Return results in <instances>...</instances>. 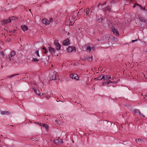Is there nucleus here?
Listing matches in <instances>:
<instances>
[{
	"label": "nucleus",
	"instance_id": "obj_1",
	"mask_svg": "<svg viewBox=\"0 0 147 147\" xmlns=\"http://www.w3.org/2000/svg\"><path fill=\"white\" fill-rule=\"evenodd\" d=\"M57 76V72L55 71L53 72L52 73H51L50 74V79L52 80H55L56 79Z\"/></svg>",
	"mask_w": 147,
	"mask_h": 147
},
{
	"label": "nucleus",
	"instance_id": "obj_2",
	"mask_svg": "<svg viewBox=\"0 0 147 147\" xmlns=\"http://www.w3.org/2000/svg\"><path fill=\"white\" fill-rule=\"evenodd\" d=\"M54 44L56 47L57 50H59L60 49L61 47V45L59 43L58 40H55L54 42Z\"/></svg>",
	"mask_w": 147,
	"mask_h": 147
},
{
	"label": "nucleus",
	"instance_id": "obj_3",
	"mask_svg": "<svg viewBox=\"0 0 147 147\" xmlns=\"http://www.w3.org/2000/svg\"><path fill=\"white\" fill-rule=\"evenodd\" d=\"M106 4L107 2H105L103 4H99L96 5L95 8L98 9H105L104 7H103V6Z\"/></svg>",
	"mask_w": 147,
	"mask_h": 147
},
{
	"label": "nucleus",
	"instance_id": "obj_4",
	"mask_svg": "<svg viewBox=\"0 0 147 147\" xmlns=\"http://www.w3.org/2000/svg\"><path fill=\"white\" fill-rule=\"evenodd\" d=\"M133 8H138L139 7H140V8H141L142 9H147V7H146V6L144 7H143L141 6L139 4L137 3H136L134 4L133 6Z\"/></svg>",
	"mask_w": 147,
	"mask_h": 147
},
{
	"label": "nucleus",
	"instance_id": "obj_5",
	"mask_svg": "<svg viewBox=\"0 0 147 147\" xmlns=\"http://www.w3.org/2000/svg\"><path fill=\"white\" fill-rule=\"evenodd\" d=\"M70 77L76 80H78V77L77 74H72L69 75Z\"/></svg>",
	"mask_w": 147,
	"mask_h": 147
},
{
	"label": "nucleus",
	"instance_id": "obj_6",
	"mask_svg": "<svg viewBox=\"0 0 147 147\" xmlns=\"http://www.w3.org/2000/svg\"><path fill=\"white\" fill-rule=\"evenodd\" d=\"M133 111L135 113L138 114L142 116L143 117H145V116L141 113L139 109H135L133 110Z\"/></svg>",
	"mask_w": 147,
	"mask_h": 147
},
{
	"label": "nucleus",
	"instance_id": "obj_7",
	"mask_svg": "<svg viewBox=\"0 0 147 147\" xmlns=\"http://www.w3.org/2000/svg\"><path fill=\"white\" fill-rule=\"evenodd\" d=\"M67 50L68 52H71L73 51H76V49L75 47H69L67 49Z\"/></svg>",
	"mask_w": 147,
	"mask_h": 147
},
{
	"label": "nucleus",
	"instance_id": "obj_8",
	"mask_svg": "<svg viewBox=\"0 0 147 147\" xmlns=\"http://www.w3.org/2000/svg\"><path fill=\"white\" fill-rule=\"evenodd\" d=\"M111 30L114 33H115L117 36H119V33L117 29H115V28L113 27V26H111Z\"/></svg>",
	"mask_w": 147,
	"mask_h": 147
},
{
	"label": "nucleus",
	"instance_id": "obj_9",
	"mask_svg": "<svg viewBox=\"0 0 147 147\" xmlns=\"http://www.w3.org/2000/svg\"><path fill=\"white\" fill-rule=\"evenodd\" d=\"M42 22L46 25H48L50 24L49 21H48L47 19L45 18L42 19Z\"/></svg>",
	"mask_w": 147,
	"mask_h": 147
},
{
	"label": "nucleus",
	"instance_id": "obj_10",
	"mask_svg": "<svg viewBox=\"0 0 147 147\" xmlns=\"http://www.w3.org/2000/svg\"><path fill=\"white\" fill-rule=\"evenodd\" d=\"M16 54L15 51H11L10 55H9V60H11V58L14 56Z\"/></svg>",
	"mask_w": 147,
	"mask_h": 147
},
{
	"label": "nucleus",
	"instance_id": "obj_11",
	"mask_svg": "<svg viewBox=\"0 0 147 147\" xmlns=\"http://www.w3.org/2000/svg\"><path fill=\"white\" fill-rule=\"evenodd\" d=\"M1 114L2 115H10L11 113L8 111H1Z\"/></svg>",
	"mask_w": 147,
	"mask_h": 147
},
{
	"label": "nucleus",
	"instance_id": "obj_12",
	"mask_svg": "<svg viewBox=\"0 0 147 147\" xmlns=\"http://www.w3.org/2000/svg\"><path fill=\"white\" fill-rule=\"evenodd\" d=\"M138 18L142 22H146V20L145 18L141 16L140 14H139L138 15Z\"/></svg>",
	"mask_w": 147,
	"mask_h": 147
},
{
	"label": "nucleus",
	"instance_id": "obj_13",
	"mask_svg": "<svg viewBox=\"0 0 147 147\" xmlns=\"http://www.w3.org/2000/svg\"><path fill=\"white\" fill-rule=\"evenodd\" d=\"M11 17H10L8 19L3 20V21L2 23L5 24H7L11 22Z\"/></svg>",
	"mask_w": 147,
	"mask_h": 147
},
{
	"label": "nucleus",
	"instance_id": "obj_14",
	"mask_svg": "<svg viewBox=\"0 0 147 147\" xmlns=\"http://www.w3.org/2000/svg\"><path fill=\"white\" fill-rule=\"evenodd\" d=\"M49 51L50 53L51 54H53L55 53V50L53 48L51 47H49Z\"/></svg>",
	"mask_w": 147,
	"mask_h": 147
},
{
	"label": "nucleus",
	"instance_id": "obj_15",
	"mask_svg": "<svg viewBox=\"0 0 147 147\" xmlns=\"http://www.w3.org/2000/svg\"><path fill=\"white\" fill-rule=\"evenodd\" d=\"M63 45H69L70 44L69 42V40L67 39L64 40L63 43Z\"/></svg>",
	"mask_w": 147,
	"mask_h": 147
},
{
	"label": "nucleus",
	"instance_id": "obj_16",
	"mask_svg": "<svg viewBox=\"0 0 147 147\" xmlns=\"http://www.w3.org/2000/svg\"><path fill=\"white\" fill-rule=\"evenodd\" d=\"M21 28L24 31L27 30H28V27L25 25H23L22 26Z\"/></svg>",
	"mask_w": 147,
	"mask_h": 147
},
{
	"label": "nucleus",
	"instance_id": "obj_17",
	"mask_svg": "<svg viewBox=\"0 0 147 147\" xmlns=\"http://www.w3.org/2000/svg\"><path fill=\"white\" fill-rule=\"evenodd\" d=\"M109 79H110L111 80H113V78L112 77L111 78L110 76H105V78H104V80H108Z\"/></svg>",
	"mask_w": 147,
	"mask_h": 147
},
{
	"label": "nucleus",
	"instance_id": "obj_18",
	"mask_svg": "<svg viewBox=\"0 0 147 147\" xmlns=\"http://www.w3.org/2000/svg\"><path fill=\"white\" fill-rule=\"evenodd\" d=\"M91 47L89 45H87V46L86 51L87 52L90 53L91 51Z\"/></svg>",
	"mask_w": 147,
	"mask_h": 147
},
{
	"label": "nucleus",
	"instance_id": "obj_19",
	"mask_svg": "<svg viewBox=\"0 0 147 147\" xmlns=\"http://www.w3.org/2000/svg\"><path fill=\"white\" fill-rule=\"evenodd\" d=\"M104 78H105L104 75L102 74L99 77L97 78V80H102V79H104Z\"/></svg>",
	"mask_w": 147,
	"mask_h": 147
},
{
	"label": "nucleus",
	"instance_id": "obj_20",
	"mask_svg": "<svg viewBox=\"0 0 147 147\" xmlns=\"http://www.w3.org/2000/svg\"><path fill=\"white\" fill-rule=\"evenodd\" d=\"M86 59L88 61H91L92 60V56H91V57L90 56H88L86 57Z\"/></svg>",
	"mask_w": 147,
	"mask_h": 147
},
{
	"label": "nucleus",
	"instance_id": "obj_21",
	"mask_svg": "<svg viewBox=\"0 0 147 147\" xmlns=\"http://www.w3.org/2000/svg\"><path fill=\"white\" fill-rule=\"evenodd\" d=\"M42 126L45 127V129H47V131L49 129V126L45 124H43V125H42Z\"/></svg>",
	"mask_w": 147,
	"mask_h": 147
},
{
	"label": "nucleus",
	"instance_id": "obj_22",
	"mask_svg": "<svg viewBox=\"0 0 147 147\" xmlns=\"http://www.w3.org/2000/svg\"><path fill=\"white\" fill-rule=\"evenodd\" d=\"M142 13L147 16V10H143Z\"/></svg>",
	"mask_w": 147,
	"mask_h": 147
},
{
	"label": "nucleus",
	"instance_id": "obj_23",
	"mask_svg": "<svg viewBox=\"0 0 147 147\" xmlns=\"http://www.w3.org/2000/svg\"><path fill=\"white\" fill-rule=\"evenodd\" d=\"M58 140H59V145H60L63 142V140L62 139L59 138L58 139Z\"/></svg>",
	"mask_w": 147,
	"mask_h": 147
},
{
	"label": "nucleus",
	"instance_id": "obj_24",
	"mask_svg": "<svg viewBox=\"0 0 147 147\" xmlns=\"http://www.w3.org/2000/svg\"><path fill=\"white\" fill-rule=\"evenodd\" d=\"M59 140L58 139H56L54 141V143L56 144H58L59 145Z\"/></svg>",
	"mask_w": 147,
	"mask_h": 147
},
{
	"label": "nucleus",
	"instance_id": "obj_25",
	"mask_svg": "<svg viewBox=\"0 0 147 147\" xmlns=\"http://www.w3.org/2000/svg\"><path fill=\"white\" fill-rule=\"evenodd\" d=\"M34 55H36L37 56H38V57H40V55H39V53H38V51H36L35 52Z\"/></svg>",
	"mask_w": 147,
	"mask_h": 147
},
{
	"label": "nucleus",
	"instance_id": "obj_26",
	"mask_svg": "<svg viewBox=\"0 0 147 147\" xmlns=\"http://www.w3.org/2000/svg\"><path fill=\"white\" fill-rule=\"evenodd\" d=\"M37 94L39 95L40 96H41L42 95H41L40 94V91L38 90H36L35 92Z\"/></svg>",
	"mask_w": 147,
	"mask_h": 147
},
{
	"label": "nucleus",
	"instance_id": "obj_27",
	"mask_svg": "<svg viewBox=\"0 0 147 147\" xmlns=\"http://www.w3.org/2000/svg\"><path fill=\"white\" fill-rule=\"evenodd\" d=\"M19 75L18 74H13V75H11V76H8V77L9 78H11V77H13L16 76H17V75Z\"/></svg>",
	"mask_w": 147,
	"mask_h": 147
},
{
	"label": "nucleus",
	"instance_id": "obj_28",
	"mask_svg": "<svg viewBox=\"0 0 147 147\" xmlns=\"http://www.w3.org/2000/svg\"><path fill=\"white\" fill-rule=\"evenodd\" d=\"M111 9V5H108L106 7L105 9Z\"/></svg>",
	"mask_w": 147,
	"mask_h": 147
},
{
	"label": "nucleus",
	"instance_id": "obj_29",
	"mask_svg": "<svg viewBox=\"0 0 147 147\" xmlns=\"http://www.w3.org/2000/svg\"><path fill=\"white\" fill-rule=\"evenodd\" d=\"M141 141V139L140 138H139L138 139H136V141L137 143H138V142H140Z\"/></svg>",
	"mask_w": 147,
	"mask_h": 147
},
{
	"label": "nucleus",
	"instance_id": "obj_30",
	"mask_svg": "<svg viewBox=\"0 0 147 147\" xmlns=\"http://www.w3.org/2000/svg\"><path fill=\"white\" fill-rule=\"evenodd\" d=\"M39 61V60H38V59H37L36 58H33V61L37 62L38 61Z\"/></svg>",
	"mask_w": 147,
	"mask_h": 147
},
{
	"label": "nucleus",
	"instance_id": "obj_31",
	"mask_svg": "<svg viewBox=\"0 0 147 147\" xmlns=\"http://www.w3.org/2000/svg\"><path fill=\"white\" fill-rule=\"evenodd\" d=\"M113 24L114 23L113 22H109V25L110 26H113Z\"/></svg>",
	"mask_w": 147,
	"mask_h": 147
},
{
	"label": "nucleus",
	"instance_id": "obj_32",
	"mask_svg": "<svg viewBox=\"0 0 147 147\" xmlns=\"http://www.w3.org/2000/svg\"><path fill=\"white\" fill-rule=\"evenodd\" d=\"M102 18H100L98 19V21L99 22H100L102 21Z\"/></svg>",
	"mask_w": 147,
	"mask_h": 147
},
{
	"label": "nucleus",
	"instance_id": "obj_33",
	"mask_svg": "<svg viewBox=\"0 0 147 147\" xmlns=\"http://www.w3.org/2000/svg\"><path fill=\"white\" fill-rule=\"evenodd\" d=\"M86 15L87 16H89V10H86Z\"/></svg>",
	"mask_w": 147,
	"mask_h": 147
},
{
	"label": "nucleus",
	"instance_id": "obj_34",
	"mask_svg": "<svg viewBox=\"0 0 147 147\" xmlns=\"http://www.w3.org/2000/svg\"><path fill=\"white\" fill-rule=\"evenodd\" d=\"M11 17V20H15V18L14 17V16H11V17Z\"/></svg>",
	"mask_w": 147,
	"mask_h": 147
},
{
	"label": "nucleus",
	"instance_id": "obj_35",
	"mask_svg": "<svg viewBox=\"0 0 147 147\" xmlns=\"http://www.w3.org/2000/svg\"><path fill=\"white\" fill-rule=\"evenodd\" d=\"M32 89L34 90V92L37 90V89L34 87H32Z\"/></svg>",
	"mask_w": 147,
	"mask_h": 147
},
{
	"label": "nucleus",
	"instance_id": "obj_36",
	"mask_svg": "<svg viewBox=\"0 0 147 147\" xmlns=\"http://www.w3.org/2000/svg\"><path fill=\"white\" fill-rule=\"evenodd\" d=\"M108 84V82H104L103 83V84L104 85H105L106 84Z\"/></svg>",
	"mask_w": 147,
	"mask_h": 147
},
{
	"label": "nucleus",
	"instance_id": "obj_37",
	"mask_svg": "<svg viewBox=\"0 0 147 147\" xmlns=\"http://www.w3.org/2000/svg\"><path fill=\"white\" fill-rule=\"evenodd\" d=\"M0 53H1V55H3V56L4 55V54L3 51H1Z\"/></svg>",
	"mask_w": 147,
	"mask_h": 147
},
{
	"label": "nucleus",
	"instance_id": "obj_38",
	"mask_svg": "<svg viewBox=\"0 0 147 147\" xmlns=\"http://www.w3.org/2000/svg\"><path fill=\"white\" fill-rule=\"evenodd\" d=\"M138 41V40H137V39H136V40H132L131 42H132L133 43V42H135L136 41Z\"/></svg>",
	"mask_w": 147,
	"mask_h": 147
},
{
	"label": "nucleus",
	"instance_id": "obj_39",
	"mask_svg": "<svg viewBox=\"0 0 147 147\" xmlns=\"http://www.w3.org/2000/svg\"><path fill=\"white\" fill-rule=\"evenodd\" d=\"M11 39L10 38H8L7 40H6V42H9L10 41Z\"/></svg>",
	"mask_w": 147,
	"mask_h": 147
},
{
	"label": "nucleus",
	"instance_id": "obj_40",
	"mask_svg": "<svg viewBox=\"0 0 147 147\" xmlns=\"http://www.w3.org/2000/svg\"><path fill=\"white\" fill-rule=\"evenodd\" d=\"M53 19L51 18H50V20L49 21L50 22V23H51V22H52L53 21Z\"/></svg>",
	"mask_w": 147,
	"mask_h": 147
},
{
	"label": "nucleus",
	"instance_id": "obj_41",
	"mask_svg": "<svg viewBox=\"0 0 147 147\" xmlns=\"http://www.w3.org/2000/svg\"><path fill=\"white\" fill-rule=\"evenodd\" d=\"M16 31V30H13L12 31H11V32L12 33H15Z\"/></svg>",
	"mask_w": 147,
	"mask_h": 147
},
{
	"label": "nucleus",
	"instance_id": "obj_42",
	"mask_svg": "<svg viewBox=\"0 0 147 147\" xmlns=\"http://www.w3.org/2000/svg\"><path fill=\"white\" fill-rule=\"evenodd\" d=\"M108 82V84H110V83H113V82L109 80Z\"/></svg>",
	"mask_w": 147,
	"mask_h": 147
},
{
	"label": "nucleus",
	"instance_id": "obj_43",
	"mask_svg": "<svg viewBox=\"0 0 147 147\" xmlns=\"http://www.w3.org/2000/svg\"><path fill=\"white\" fill-rule=\"evenodd\" d=\"M94 47H91V50L93 51V50H94Z\"/></svg>",
	"mask_w": 147,
	"mask_h": 147
},
{
	"label": "nucleus",
	"instance_id": "obj_44",
	"mask_svg": "<svg viewBox=\"0 0 147 147\" xmlns=\"http://www.w3.org/2000/svg\"><path fill=\"white\" fill-rule=\"evenodd\" d=\"M33 84H34V85H35L36 86H37V84L36 82H33Z\"/></svg>",
	"mask_w": 147,
	"mask_h": 147
},
{
	"label": "nucleus",
	"instance_id": "obj_45",
	"mask_svg": "<svg viewBox=\"0 0 147 147\" xmlns=\"http://www.w3.org/2000/svg\"><path fill=\"white\" fill-rule=\"evenodd\" d=\"M47 52L48 51L46 49V50L44 52V53H45V54H46Z\"/></svg>",
	"mask_w": 147,
	"mask_h": 147
},
{
	"label": "nucleus",
	"instance_id": "obj_46",
	"mask_svg": "<svg viewBox=\"0 0 147 147\" xmlns=\"http://www.w3.org/2000/svg\"><path fill=\"white\" fill-rule=\"evenodd\" d=\"M38 124L39 125H40V126H41L42 125V124L41 123H38Z\"/></svg>",
	"mask_w": 147,
	"mask_h": 147
},
{
	"label": "nucleus",
	"instance_id": "obj_47",
	"mask_svg": "<svg viewBox=\"0 0 147 147\" xmlns=\"http://www.w3.org/2000/svg\"><path fill=\"white\" fill-rule=\"evenodd\" d=\"M42 49L43 50H44L45 51L46 50V49L45 48V47H42Z\"/></svg>",
	"mask_w": 147,
	"mask_h": 147
},
{
	"label": "nucleus",
	"instance_id": "obj_48",
	"mask_svg": "<svg viewBox=\"0 0 147 147\" xmlns=\"http://www.w3.org/2000/svg\"><path fill=\"white\" fill-rule=\"evenodd\" d=\"M89 12H90V13H92V11H90V10H89Z\"/></svg>",
	"mask_w": 147,
	"mask_h": 147
},
{
	"label": "nucleus",
	"instance_id": "obj_49",
	"mask_svg": "<svg viewBox=\"0 0 147 147\" xmlns=\"http://www.w3.org/2000/svg\"><path fill=\"white\" fill-rule=\"evenodd\" d=\"M31 139L33 141V140H36V139H34V138H31Z\"/></svg>",
	"mask_w": 147,
	"mask_h": 147
},
{
	"label": "nucleus",
	"instance_id": "obj_50",
	"mask_svg": "<svg viewBox=\"0 0 147 147\" xmlns=\"http://www.w3.org/2000/svg\"><path fill=\"white\" fill-rule=\"evenodd\" d=\"M144 96L145 97H146V96H147V93H146V94L144 95Z\"/></svg>",
	"mask_w": 147,
	"mask_h": 147
},
{
	"label": "nucleus",
	"instance_id": "obj_51",
	"mask_svg": "<svg viewBox=\"0 0 147 147\" xmlns=\"http://www.w3.org/2000/svg\"><path fill=\"white\" fill-rule=\"evenodd\" d=\"M50 141L51 142H53L52 139H50Z\"/></svg>",
	"mask_w": 147,
	"mask_h": 147
},
{
	"label": "nucleus",
	"instance_id": "obj_52",
	"mask_svg": "<svg viewBox=\"0 0 147 147\" xmlns=\"http://www.w3.org/2000/svg\"><path fill=\"white\" fill-rule=\"evenodd\" d=\"M57 120H56L55 121V123H57Z\"/></svg>",
	"mask_w": 147,
	"mask_h": 147
},
{
	"label": "nucleus",
	"instance_id": "obj_53",
	"mask_svg": "<svg viewBox=\"0 0 147 147\" xmlns=\"http://www.w3.org/2000/svg\"><path fill=\"white\" fill-rule=\"evenodd\" d=\"M78 3H81V1H79Z\"/></svg>",
	"mask_w": 147,
	"mask_h": 147
},
{
	"label": "nucleus",
	"instance_id": "obj_54",
	"mask_svg": "<svg viewBox=\"0 0 147 147\" xmlns=\"http://www.w3.org/2000/svg\"><path fill=\"white\" fill-rule=\"evenodd\" d=\"M86 9H89V8L88 7L87 8H86Z\"/></svg>",
	"mask_w": 147,
	"mask_h": 147
},
{
	"label": "nucleus",
	"instance_id": "obj_55",
	"mask_svg": "<svg viewBox=\"0 0 147 147\" xmlns=\"http://www.w3.org/2000/svg\"><path fill=\"white\" fill-rule=\"evenodd\" d=\"M94 80H97V78H94Z\"/></svg>",
	"mask_w": 147,
	"mask_h": 147
},
{
	"label": "nucleus",
	"instance_id": "obj_56",
	"mask_svg": "<svg viewBox=\"0 0 147 147\" xmlns=\"http://www.w3.org/2000/svg\"><path fill=\"white\" fill-rule=\"evenodd\" d=\"M109 1V0H107V1H106V2H107V3H108V1Z\"/></svg>",
	"mask_w": 147,
	"mask_h": 147
},
{
	"label": "nucleus",
	"instance_id": "obj_57",
	"mask_svg": "<svg viewBox=\"0 0 147 147\" xmlns=\"http://www.w3.org/2000/svg\"><path fill=\"white\" fill-rule=\"evenodd\" d=\"M109 10V11H111V9Z\"/></svg>",
	"mask_w": 147,
	"mask_h": 147
},
{
	"label": "nucleus",
	"instance_id": "obj_58",
	"mask_svg": "<svg viewBox=\"0 0 147 147\" xmlns=\"http://www.w3.org/2000/svg\"><path fill=\"white\" fill-rule=\"evenodd\" d=\"M141 96H143V94H141Z\"/></svg>",
	"mask_w": 147,
	"mask_h": 147
},
{
	"label": "nucleus",
	"instance_id": "obj_59",
	"mask_svg": "<svg viewBox=\"0 0 147 147\" xmlns=\"http://www.w3.org/2000/svg\"><path fill=\"white\" fill-rule=\"evenodd\" d=\"M29 10L30 11V12H31V10H30H30Z\"/></svg>",
	"mask_w": 147,
	"mask_h": 147
},
{
	"label": "nucleus",
	"instance_id": "obj_60",
	"mask_svg": "<svg viewBox=\"0 0 147 147\" xmlns=\"http://www.w3.org/2000/svg\"><path fill=\"white\" fill-rule=\"evenodd\" d=\"M11 31H9V33H11Z\"/></svg>",
	"mask_w": 147,
	"mask_h": 147
},
{
	"label": "nucleus",
	"instance_id": "obj_61",
	"mask_svg": "<svg viewBox=\"0 0 147 147\" xmlns=\"http://www.w3.org/2000/svg\"><path fill=\"white\" fill-rule=\"evenodd\" d=\"M51 65L52 67H53V65Z\"/></svg>",
	"mask_w": 147,
	"mask_h": 147
},
{
	"label": "nucleus",
	"instance_id": "obj_62",
	"mask_svg": "<svg viewBox=\"0 0 147 147\" xmlns=\"http://www.w3.org/2000/svg\"><path fill=\"white\" fill-rule=\"evenodd\" d=\"M1 109H0V112H1Z\"/></svg>",
	"mask_w": 147,
	"mask_h": 147
},
{
	"label": "nucleus",
	"instance_id": "obj_63",
	"mask_svg": "<svg viewBox=\"0 0 147 147\" xmlns=\"http://www.w3.org/2000/svg\"><path fill=\"white\" fill-rule=\"evenodd\" d=\"M44 94V93H42V95H43Z\"/></svg>",
	"mask_w": 147,
	"mask_h": 147
},
{
	"label": "nucleus",
	"instance_id": "obj_64",
	"mask_svg": "<svg viewBox=\"0 0 147 147\" xmlns=\"http://www.w3.org/2000/svg\"><path fill=\"white\" fill-rule=\"evenodd\" d=\"M83 9V8H81V9Z\"/></svg>",
	"mask_w": 147,
	"mask_h": 147
}]
</instances>
